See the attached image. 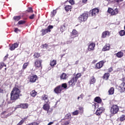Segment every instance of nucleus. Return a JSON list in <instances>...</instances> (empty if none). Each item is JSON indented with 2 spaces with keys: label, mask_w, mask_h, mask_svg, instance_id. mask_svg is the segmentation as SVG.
I'll return each mask as SVG.
<instances>
[{
  "label": "nucleus",
  "mask_w": 125,
  "mask_h": 125,
  "mask_svg": "<svg viewBox=\"0 0 125 125\" xmlns=\"http://www.w3.org/2000/svg\"><path fill=\"white\" fill-rule=\"evenodd\" d=\"M20 90L17 87H14L11 92V100H16L19 98Z\"/></svg>",
  "instance_id": "1"
},
{
  "label": "nucleus",
  "mask_w": 125,
  "mask_h": 125,
  "mask_svg": "<svg viewBox=\"0 0 125 125\" xmlns=\"http://www.w3.org/2000/svg\"><path fill=\"white\" fill-rule=\"evenodd\" d=\"M88 18V14L87 13H84L81 15L79 18L78 19L80 22H85L87 19Z\"/></svg>",
  "instance_id": "2"
},
{
  "label": "nucleus",
  "mask_w": 125,
  "mask_h": 125,
  "mask_svg": "<svg viewBox=\"0 0 125 125\" xmlns=\"http://www.w3.org/2000/svg\"><path fill=\"white\" fill-rule=\"evenodd\" d=\"M118 111L119 106L116 104L113 105L110 109V112L111 114H117Z\"/></svg>",
  "instance_id": "3"
},
{
  "label": "nucleus",
  "mask_w": 125,
  "mask_h": 125,
  "mask_svg": "<svg viewBox=\"0 0 125 125\" xmlns=\"http://www.w3.org/2000/svg\"><path fill=\"white\" fill-rule=\"evenodd\" d=\"M107 12L108 13L111 14V15H116V14L119 13V9H118V8H116L114 10L111 8H109Z\"/></svg>",
  "instance_id": "4"
},
{
  "label": "nucleus",
  "mask_w": 125,
  "mask_h": 125,
  "mask_svg": "<svg viewBox=\"0 0 125 125\" xmlns=\"http://www.w3.org/2000/svg\"><path fill=\"white\" fill-rule=\"evenodd\" d=\"M99 13V10L97 8L93 9L92 10H90L89 12L90 16H92V17L94 16H96L97 14Z\"/></svg>",
  "instance_id": "5"
},
{
  "label": "nucleus",
  "mask_w": 125,
  "mask_h": 125,
  "mask_svg": "<svg viewBox=\"0 0 125 125\" xmlns=\"http://www.w3.org/2000/svg\"><path fill=\"white\" fill-rule=\"evenodd\" d=\"M53 26L52 25H49V26H48L47 29H42V36H44V35H45V34H46L47 33H49V32H51L50 29H53Z\"/></svg>",
  "instance_id": "6"
},
{
  "label": "nucleus",
  "mask_w": 125,
  "mask_h": 125,
  "mask_svg": "<svg viewBox=\"0 0 125 125\" xmlns=\"http://www.w3.org/2000/svg\"><path fill=\"white\" fill-rule=\"evenodd\" d=\"M77 78H75V77H73L71 79V80L69 81V84L71 85L72 86H74L75 84H76V83H77Z\"/></svg>",
  "instance_id": "7"
},
{
  "label": "nucleus",
  "mask_w": 125,
  "mask_h": 125,
  "mask_svg": "<svg viewBox=\"0 0 125 125\" xmlns=\"http://www.w3.org/2000/svg\"><path fill=\"white\" fill-rule=\"evenodd\" d=\"M94 48H95V43H90L88 46V50L89 51L93 50Z\"/></svg>",
  "instance_id": "8"
},
{
  "label": "nucleus",
  "mask_w": 125,
  "mask_h": 125,
  "mask_svg": "<svg viewBox=\"0 0 125 125\" xmlns=\"http://www.w3.org/2000/svg\"><path fill=\"white\" fill-rule=\"evenodd\" d=\"M54 91L55 93H61V91H62V87L61 85L58 86L54 89Z\"/></svg>",
  "instance_id": "9"
},
{
  "label": "nucleus",
  "mask_w": 125,
  "mask_h": 125,
  "mask_svg": "<svg viewBox=\"0 0 125 125\" xmlns=\"http://www.w3.org/2000/svg\"><path fill=\"white\" fill-rule=\"evenodd\" d=\"M103 65H104V61H102L96 64V67L97 69H101L103 67Z\"/></svg>",
  "instance_id": "10"
},
{
  "label": "nucleus",
  "mask_w": 125,
  "mask_h": 125,
  "mask_svg": "<svg viewBox=\"0 0 125 125\" xmlns=\"http://www.w3.org/2000/svg\"><path fill=\"white\" fill-rule=\"evenodd\" d=\"M37 80H38V76L37 75L30 76L29 78L30 83H35Z\"/></svg>",
  "instance_id": "11"
},
{
  "label": "nucleus",
  "mask_w": 125,
  "mask_h": 125,
  "mask_svg": "<svg viewBox=\"0 0 125 125\" xmlns=\"http://www.w3.org/2000/svg\"><path fill=\"white\" fill-rule=\"evenodd\" d=\"M77 35H78V31H77L76 29H73L71 33V39H74V38H75Z\"/></svg>",
  "instance_id": "12"
},
{
  "label": "nucleus",
  "mask_w": 125,
  "mask_h": 125,
  "mask_svg": "<svg viewBox=\"0 0 125 125\" xmlns=\"http://www.w3.org/2000/svg\"><path fill=\"white\" fill-rule=\"evenodd\" d=\"M107 36H110V32L108 31H105L102 33V37L103 39H105Z\"/></svg>",
  "instance_id": "13"
},
{
  "label": "nucleus",
  "mask_w": 125,
  "mask_h": 125,
  "mask_svg": "<svg viewBox=\"0 0 125 125\" xmlns=\"http://www.w3.org/2000/svg\"><path fill=\"white\" fill-rule=\"evenodd\" d=\"M42 100H44L45 101V103H48V97L46 95H44L42 97Z\"/></svg>",
  "instance_id": "14"
},
{
  "label": "nucleus",
  "mask_w": 125,
  "mask_h": 125,
  "mask_svg": "<svg viewBox=\"0 0 125 125\" xmlns=\"http://www.w3.org/2000/svg\"><path fill=\"white\" fill-rule=\"evenodd\" d=\"M103 108L102 107H100L99 108L96 112V115H97V116H100V115H101V114L102 113V112H103Z\"/></svg>",
  "instance_id": "15"
},
{
  "label": "nucleus",
  "mask_w": 125,
  "mask_h": 125,
  "mask_svg": "<svg viewBox=\"0 0 125 125\" xmlns=\"http://www.w3.org/2000/svg\"><path fill=\"white\" fill-rule=\"evenodd\" d=\"M18 45H19L18 43H15L10 47V49L11 51L14 50L15 48H17V47H18Z\"/></svg>",
  "instance_id": "16"
},
{
  "label": "nucleus",
  "mask_w": 125,
  "mask_h": 125,
  "mask_svg": "<svg viewBox=\"0 0 125 125\" xmlns=\"http://www.w3.org/2000/svg\"><path fill=\"white\" fill-rule=\"evenodd\" d=\"M61 80H67L68 78V74L63 73L60 76Z\"/></svg>",
  "instance_id": "17"
},
{
  "label": "nucleus",
  "mask_w": 125,
  "mask_h": 125,
  "mask_svg": "<svg viewBox=\"0 0 125 125\" xmlns=\"http://www.w3.org/2000/svg\"><path fill=\"white\" fill-rule=\"evenodd\" d=\"M43 110H45V111H47V112H48V110H49V104L47 103L43 105Z\"/></svg>",
  "instance_id": "18"
},
{
  "label": "nucleus",
  "mask_w": 125,
  "mask_h": 125,
  "mask_svg": "<svg viewBox=\"0 0 125 125\" xmlns=\"http://www.w3.org/2000/svg\"><path fill=\"white\" fill-rule=\"evenodd\" d=\"M35 66H36V67H38V68H39V67H41V66H42V62L39 60H37L35 62Z\"/></svg>",
  "instance_id": "19"
},
{
  "label": "nucleus",
  "mask_w": 125,
  "mask_h": 125,
  "mask_svg": "<svg viewBox=\"0 0 125 125\" xmlns=\"http://www.w3.org/2000/svg\"><path fill=\"white\" fill-rule=\"evenodd\" d=\"M109 49H110V44H107L103 48V51H106L109 50Z\"/></svg>",
  "instance_id": "20"
},
{
  "label": "nucleus",
  "mask_w": 125,
  "mask_h": 125,
  "mask_svg": "<svg viewBox=\"0 0 125 125\" xmlns=\"http://www.w3.org/2000/svg\"><path fill=\"white\" fill-rule=\"evenodd\" d=\"M115 91V89H114V87H111L108 90V93L109 95H112L114 93V92Z\"/></svg>",
  "instance_id": "21"
},
{
  "label": "nucleus",
  "mask_w": 125,
  "mask_h": 125,
  "mask_svg": "<svg viewBox=\"0 0 125 125\" xmlns=\"http://www.w3.org/2000/svg\"><path fill=\"white\" fill-rule=\"evenodd\" d=\"M20 107L22 109H27V108H28V104H21Z\"/></svg>",
  "instance_id": "22"
},
{
  "label": "nucleus",
  "mask_w": 125,
  "mask_h": 125,
  "mask_svg": "<svg viewBox=\"0 0 125 125\" xmlns=\"http://www.w3.org/2000/svg\"><path fill=\"white\" fill-rule=\"evenodd\" d=\"M116 56L118 58H122V56H124V54L123 53V52H118L117 54H116Z\"/></svg>",
  "instance_id": "23"
},
{
  "label": "nucleus",
  "mask_w": 125,
  "mask_h": 125,
  "mask_svg": "<svg viewBox=\"0 0 125 125\" xmlns=\"http://www.w3.org/2000/svg\"><path fill=\"white\" fill-rule=\"evenodd\" d=\"M119 87H120L121 89L122 90H125V83L123 82L119 86Z\"/></svg>",
  "instance_id": "24"
},
{
  "label": "nucleus",
  "mask_w": 125,
  "mask_h": 125,
  "mask_svg": "<svg viewBox=\"0 0 125 125\" xmlns=\"http://www.w3.org/2000/svg\"><path fill=\"white\" fill-rule=\"evenodd\" d=\"M95 101L97 102V103H101L102 100L100 97H97L95 98Z\"/></svg>",
  "instance_id": "25"
},
{
  "label": "nucleus",
  "mask_w": 125,
  "mask_h": 125,
  "mask_svg": "<svg viewBox=\"0 0 125 125\" xmlns=\"http://www.w3.org/2000/svg\"><path fill=\"white\" fill-rule=\"evenodd\" d=\"M30 95L31 96H32V97H35V96H36V95H37V92H36L35 90H32L30 92Z\"/></svg>",
  "instance_id": "26"
},
{
  "label": "nucleus",
  "mask_w": 125,
  "mask_h": 125,
  "mask_svg": "<svg viewBox=\"0 0 125 125\" xmlns=\"http://www.w3.org/2000/svg\"><path fill=\"white\" fill-rule=\"evenodd\" d=\"M95 78H94V77H92V78H91V80L90 81V84H93V83H95Z\"/></svg>",
  "instance_id": "27"
},
{
  "label": "nucleus",
  "mask_w": 125,
  "mask_h": 125,
  "mask_svg": "<svg viewBox=\"0 0 125 125\" xmlns=\"http://www.w3.org/2000/svg\"><path fill=\"white\" fill-rule=\"evenodd\" d=\"M119 35L121 36V37H123V36H125V30H121L119 32Z\"/></svg>",
  "instance_id": "28"
},
{
  "label": "nucleus",
  "mask_w": 125,
  "mask_h": 125,
  "mask_svg": "<svg viewBox=\"0 0 125 125\" xmlns=\"http://www.w3.org/2000/svg\"><path fill=\"white\" fill-rule=\"evenodd\" d=\"M71 8H72V7L70 5H67L65 7L66 11H69V10H71Z\"/></svg>",
  "instance_id": "29"
},
{
  "label": "nucleus",
  "mask_w": 125,
  "mask_h": 125,
  "mask_svg": "<svg viewBox=\"0 0 125 125\" xmlns=\"http://www.w3.org/2000/svg\"><path fill=\"white\" fill-rule=\"evenodd\" d=\"M55 65H56V61L55 60H53L52 62H50V65L52 67H53Z\"/></svg>",
  "instance_id": "30"
},
{
  "label": "nucleus",
  "mask_w": 125,
  "mask_h": 125,
  "mask_svg": "<svg viewBox=\"0 0 125 125\" xmlns=\"http://www.w3.org/2000/svg\"><path fill=\"white\" fill-rule=\"evenodd\" d=\"M56 11L55 10H54L53 12H51V17H54L55 16V14H56Z\"/></svg>",
  "instance_id": "31"
},
{
  "label": "nucleus",
  "mask_w": 125,
  "mask_h": 125,
  "mask_svg": "<svg viewBox=\"0 0 125 125\" xmlns=\"http://www.w3.org/2000/svg\"><path fill=\"white\" fill-rule=\"evenodd\" d=\"M110 76V74L109 73H105L104 75V78L106 79V80H108L109 79V77Z\"/></svg>",
  "instance_id": "32"
},
{
  "label": "nucleus",
  "mask_w": 125,
  "mask_h": 125,
  "mask_svg": "<svg viewBox=\"0 0 125 125\" xmlns=\"http://www.w3.org/2000/svg\"><path fill=\"white\" fill-rule=\"evenodd\" d=\"M120 121L121 122H124L125 120V115H122L121 117H120Z\"/></svg>",
  "instance_id": "33"
},
{
  "label": "nucleus",
  "mask_w": 125,
  "mask_h": 125,
  "mask_svg": "<svg viewBox=\"0 0 125 125\" xmlns=\"http://www.w3.org/2000/svg\"><path fill=\"white\" fill-rule=\"evenodd\" d=\"M81 77H82V74L80 73H78V74L76 75V77H75L74 78H75V79H77V80H78V79H79V78H81Z\"/></svg>",
  "instance_id": "34"
},
{
  "label": "nucleus",
  "mask_w": 125,
  "mask_h": 125,
  "mask_svg": "<svg viewBox=\"0 0 125 125\" xmlns=\"http://www.w3.org/2000/svg\"><path fill=\"white\" fill-rule=\"evenodd\" d=\"M21 18V17H20V16L14 17V20H16V21H19V20H20Z\"/></svg>",
  "instance_id": "35"
},
{
  "label": "nucleus",
  "mask_w": 125,
  "mask_h": 125,
  "mask_svg": "<svg viewBox=\"0 0 125 125\" xmlns=\"http://www.w3.org/2000/svg\"><path fill=\"white\" fill-rule=\"evenodd\" d=\"M3 66H5V67H6V65H4V63L3 62H0V70L1 69H2V68L3 67Z\"/></svg>",
  "instance_id": "36"
},
{
  "label": "nucleus",
  "mask_w": 125,
  "mask_h": 125,
  "mask_svg": "<svg viewBox=\"0 0 125 125\" xmlns=\"http://www.w3.org/2000/svg\"><path fill=\"white\" fill-rule=\"evenodd\" d=\"M72 115H73V116H77V115H79V111L75 110L74 112H73Z\"/></svg>",
  "instance_id": "37"
},
{
  "label": "nucleus",
  "mask_w": 125,
  "mask_h": 125,
  "mask_svg": "<svg viewBox=\"0 0 125 125\" xmlns=\"http://www.w3.org/2000/svg\"><path fill=\"white\" fill-rule=\"evenodd\" d=\"M34 56L35 58H39V57H40V53H35L34 55Z\"/></svg>",
  "instance_id": "38"
},
{
  "label": "nucleus",
  "mask_w": 125,
  "mask_h": 125,
  "mask_svg": "<svg viewBox=\"0 0 125 125\" xmlns=\"http://www.w3.org/2000/svg\"><path fill=\"white\" fill-rule=\"evenodd\" d=\"M24 122H25V120L24 119H22L17 124V125H23V124L24 123Z\"/></svg>",
  "instance_id": "39"
},
{
  "label": "nucleus",
  "mask_w": 125,
  "mask_h": 125,
  "mask_svg": "<svg viewBox=\"0 0 125 125\" xmlns=\"http://www.w3.org/2000/svg\"><path fill=\"white\" fill-rule=\"evenodd\" d=\"M61 32H64L65 31V25H62L61 27Z\"/></svg>",
  "instance_id": "40"
},
{
  "label": "nucleus",
  "mask_w": 125,
  "mask_h": 125,
  "mask_svg": "<svg viewBox=\"0 0 125 125\" xmlns=\"http://www.w3.org/2000/svg\"><path fill=\"white\" fill-rule=\"evenodd\" d=\"M66 119H72V117H71V114L68 113L65 116Z\"/></svg>",
  "instance_id": "41"
},
{
  "label": "nucleus",
  "mask_w": 125,
  "mask_h": 125,
  "mask_svg": "<svg viewBox=\"0 0 125 125\" xmlns=\"http://www.w3.org/2000/svg\"><path fill=\"white\" fill-rule=\"evenodd\" d=\"M25 22V21H20L18 22V24L19 25H22V24H24Z\"/></svg>",
  "instance_id": "42"
},
{
  "label": "nucleus",
  "mask_w": 125,
  "mask_h": 125,
  "mask_svg": "<svg viewBox=\"0 0 125 125\" xmlns=\"http://www.w3.org/2000/svg\"><path fill=\"white\" fill-rule=\"evenodd\" d=\"M62 87H63V88H67V84L66 83H63L62 85Z\"/></svg>",
  "instance_id": "43"
},
{
  "label": "nucleus",
  "mask_w": 125,
  "mask_h": 125,
  "mask_svg": "<svg viewBox=\"0 0 125 125\" xmlns=\"http://www.w3.org/2000/svg\"><path fill=\"white\" fill-rule=\"evenodd\" d=\"M27 12H33V9L32 8L29 7L28 8V9L26 10Z\"/></svg>",
  "instance_id": "44"
},
{
  "label": "nucleus",
  "mask_w": 125,
  "mask_h": 125,
  "mask_svg": "<svg viewBox=\"0 0 125 125\" xmlns=\"http://www.w3.org/2000/svg\"><path fill=\"white\" fill-rule=\"evenodd\" d=\"M27 66H28V62H26L24 63L22 66L23 69H25V68H27Z\"/></svg>",
  "instance_id": "45"
},
{
  "label": "nucleus",
  "mask_w": 125,
  "mask_h": 125,
  "mask_svg": "<svg viewBox=\"0 0 125 125\" xmlns=\"http://www.w3.org/2000/svg\"><path fill=\"white\" fill-rule=\"evenodd\" d=\"M67 1H68V2L71 4H74V3H75L74 0H67Z\"/></svg>",
  "instance_id": "46"
},
{
  "label": "nucleus",
  "mask_w": 125,
  "mask_h": 125,
  "mask_svg": "<svg viewBox=\"0 0 125 125\" xmlns=\"http://www.w3.org/2000/svg\"><path fill=\"white\" fill-rule=\"evenodd\" d=\"M47 44H44L43 45V48H44L45 49H47Z\"/></svg>",
  "instance_id": "47"
},
{
  "label": "nucleus",
  "mask_w": 125,
  "mask_h": 125,
  "mask_svg": "<svg viewBox=\"0 0 125 125\" xmlns=\"http://www.w3.org/2000/svg\"><path fill=\"white\" fill-rule=\"evenodd\" d=\"M65 43L66 44H70V43H72V41L69 40L65 42Z\"/></svg>",
  "instance_id": "48"
},
{
  "label": "nucleus",
  "mask_w": 125,
  "mask_h": 125,
  "mask_svg": "<svg viewBox=\"0 0 125 125\" xmlns=\"http://www.w3.org/2000/svg\"><path fill=\"white\" fill-rule=\"evenodd\" d=\"M34 17H35V14H32L30 16H29L30 19H34Z\"/></svg>",
  "instance_id": "49"
},
{
  "label": "nucleus",
  "mask_w": 125,
  "mask_h": 125,
  "mask_svg": "<svg viewBox=\"0 0 125 125\" xmlns=\"http://www.w3.org/2000/svg\"><path fill=\"white\" fill-rule=\"evenodd\" d=\"M15 33H17V32H20V30H19V29L18 28H15Z\"/></svg>",
  "instance_id": "50"
},
{
  "label": "nucleus",
  "mask_w": 125,
  "mask_h": 125,
  "mask_svg": "<svg viewBox=\"0 0 125 125\" xmlns=\"http://www.w3.org/2000/svg\"><path fill=\"white\" fill-rule=\"evenodd\" d=\"M69 124H70V122H69V121H66V122L64 123V125H69Z\"/></svg>",
  "instance_id": "51"
},
{
  "label": "nucleus",
  "mask_w": 125,
  "mask_h": 125,
  "mask_svg": "<svg viewBox=\"0 0 125 125\" xmlns=\"http://www.w3.org/2000/svg\"><path fill=\"white\" fill-rule=\"evenodd\" d=\"M79 97H80L81 99H83V94H81L80 95Z\"/></svg>",
  "instance_id": "52"
},
{
  "label": "nucleus",
  "mask_w": 125,
  "mask_h": 125,
  "mask_svg": "<svg viewBox=\"0 0 125 125\" xmlns=\"http://www.w3.org/2000/svg\"><path fill=\"white\" fill-rule=\"evenodd\" d=\"M83 3H86L87 2V0H82Z\"/></svg>",
  "instance_id": "53"
},
{
  "label": "nucleus",
  "mask_w": 125,
  "mask_h": 125,
  "mask_svg": "<svg viewBox=\"0 0 125 125\" xmlns=\"http://www.w3.org/2000/svg\"><path fill=\"white\" fill-rule=\"evenodd\" d=\"M123 0H115V1L119 3V2H120V1H123Z\"/></svg>",
  "instance_id": "54"
},
{
  "label": "nucleus",
  "mask_w": 125,
  "mask_h": 125,
  "mask_svg": "<svg viewBox=\"0 0 125 125\" xmlns=\"http://www.w3.org/2000/svg\"><path fill=\"white\" fill-rule=\"evenodd\" d=\"M18 108H21V106H20V105H17L15 108V110H16V109Z\"/></svg>",
  "instance_id": "55"
},
{
  "label": "nucleus",
  "mask_w": 125,
  "mask_h": 125,
  "mask_svg": "<svg viewBox=\"0 0 125 125\" xmlns=\"http://www.w3.org/2000/svg\"><path fill=\"white\" fill-rule=\"evenodd\" d=\"M39 124L37 123H31V125H38Z\"/></svg>",
  "instance_id": "56"
},
{
  "label": "nucleus",
  "mask_w": 125,
  "mask_h": 125,
  "mask_svg": "<svg viewBox=\"0 0 125 125\" xmlns=\"http://www.w3.org/2000/svg\"><path fill=\"white\" fill-rule=\"evenodd\" d=\"M79 110H80V111H82V112H83V107H79Z\"/></svg>",
  "instance_id": "57"
},
{
  "label": "nucleus",
  "mask_w": 125,
  "mask_h": 125,
  "mask_svg": "<svg viewBox=\"0 0 125 125\" xmlns=\"http://www.w3.org/2000/svg\"><path fill=\"white\" fill-rule=\"evenodd\" d=\"M53 125V122H50L47 125Z\"/></svg>",
  "instance_id": "58"
},
{
  "label": "nucleus",
  "mask_w": 125,
  "mask_h": 125,
  "mask_svg": "<svg viewBox=\"0 0 125 125\" xmlns=\"http://www.w3.org/2000/svg\"><path fill=\"white\" fill-rule=\"evenodd\" d=\"M13 114V112H12L8 114V117H9L11 115H12Z\"/></svg>",
  "instance_id": "59"
},
{
  "label": "nucleus",
  "mask_w": 125,
  "mask_h": 125,
  "mask_svg": "<svg viewBox=\"0 0 125 125\" xmlns=\"http://www.w3.org/2000/svg\"><path fill=\"white\" fill-rule=\"evenodd\" d=\"M2 92H3V90H2V89H0V93H2Z\"/></svg>",
  "instance_id": "60"
},
{
  "label": "nucleus",
  "mask_w": 125,
  "mask_h": 125,
  "mask_svg": "<svg viewBox=\"0 0 125 125\" xmlns=\"http://www.w3.org/2000/svg\"><path fill=\"white\" fill-rule=\"evenodd\" d=\"M7 56H5L4 58V60H6V58H7Z\"/></svg>",
  "instance_id": "61"
},
{
  "label": "nucleus",
  "mask_w": 125,
  "mask_h": 125,
  "mask_svg": "<svg viewBox=\"0 0 125 125\" xmlns=\"http://www.w3.org/2000/svg\"><path fill=\"white\" fill-rule=\"evenodd\" d=\"M75 64L77 65V64H79V61H77L76 62H75Z\"/></svg>",
  "instance_id": "62"
},
{
  "label": "nucleus",
  "mask_w": 125,
  "mask_h": 125,
  "mask_svg": "<svg viewBox=\"0 0 125 125\" xmlns=\"http://www.w3.org/2000/svg\"><path fill=\"white\" fill-rule=\"evenodd\" d=\"M64 55H65V54L61 55V58H62V57H63V56H64Z\"/></svg>",
  "instance_id": "63"
},
{
  "label": "nucleus",
  "mask_w": 125,
  "mask_h": 125,
  "mask_svg": "<svg viewBox=\"0 0 125 125\" xmlns=\"http://www.w3.org/2000/svg\"><path fill=\"white\" fill-rule=\"evenodd\" d=\"M26 125H32V123H30L29 124H27Z\"/></svg>",
  "instance_id": "64"
}]
</instances>
